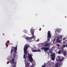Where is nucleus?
Returning a JSON list of instances; mask_svg holds the SVG:
<instances>
[{
  "instance_id": "f257e3e1",
  "label": "nucleus",
  "mask_w": 67,
  "mask_h": 67,
  "mask_svg": "<svg viewBox=\"0 0 67 67\" xmlns=\"http://www.w3.org/2000/svg\"><path fill=\"white\" fill-rule=\"evenodd\" d=\"M30 47V46L28 44H25L24 47V58H25V59H26V57L27 56V54H28V58L29 60H30V62L31 63L33 62V59L32 58V55L31 54H29V52L27 51V49H28V47Z\"/></svg>"
},
{
  "instance_id": "f03ea898",
  "label": "nucleus",
  "mask_w": 67,
  "mask_h": 67,
  "mask_svg": "<svg viewBox=\"0 0 67 67\" xmlns=\"http://www.w3.org/2000/svg\"><path fill=\"white\" fill-rule=\"evenodd\" d=\"M30 31H31V34H32V36H33L30 37H27L25 38V39L26 40H32V39L34 38V40H35V36L34 35V30L33 29V28H31Z\"/></svg>"
},
{
  "instance_id": "7ed1b4c3",
  "label": "nucleus",
  "mask_w": 67,
  "mask_h": 67,
  "mask_svg": "<svg viewBox=\"0 0 67 67\" xmlns=\"http://www.w3.org/2000/svg\"><path fill=\"white\" fill-rule=\"evenodd\" d=\"M16 57V54L15 53H14L13 55V58H12L9 60V62L11 64H16V62H14V61H15V58Z\"/></svg>"
},
{
  "instance_id": "20e7f679",
  "label": "nucleus",
  "mask_w": 67,
  "mask_h": 67,
  "mask_svg": "<svg viewBox=\"0 0 67 67\" xmlns=\"http://www.w3.org/2000/svg\"><path fill=\"white\" fill-rule=\"evenodd\" d=\"M13 49H14V52L15 53H16V52L17 51V46L15 47H13L11 49V50L10 52L11 53H12V52H13Z\"/></svg>"
},
{
  "instance_id": "39448f33",
  "label": "nucleus",
  "mask_w": 67,
  "mask_h": 67,
  "mask_svg": "<svg viewBox=\"0 0 67 67\" xmlns=\"http://www.w3.org/2000/svg\"><path fill=\"white\" fill-rule=\"evenodd\" d=\"M51 32H50V31H48V41H49V40L50 38H51Z\"/></svg>"
},
{
  "instance_id": "423d86ee",
  "label": "nucleus",
  "mask_w": 67,
  "mask_h": 67,
  "mask_svg": "<svg viewBox=\"0 0 67 67\" xmlns=\"http://www.w3.org/2000/svg\"><path fill=\"white\" fill-rule=\"evenodd\" d=\"M41 49H42V50H43V49H44V52H47L48 49H49V47H42L41 48Z\"/></svg>"
},
{
  "instance_id": "0eeeda50",
  "label": "nucleus",
  "mask_w": 67,
  "mask_h": 67,
  "mask_svg": "<svg viewBox=\"0 0 67 67\" xmlns=\"http://www.w3.org/2000/svg\"><path fill=\"white\" fill-rule=\"evenodd\" d=\"M63 55L64 56H66V53H67V52H66V51H64V50L63 49H62V52Z\"/></svg>"
},
{
  "instance_id": "6e6552de",
  "label": "nucleus",
  "mask_w": 67,
  "mask_h": 67,
  "mask_svg": "<svg viewBox=\"0 0 67 67\" xmlns=\"http://www.w3.org/2000/svg\"><path fill=\"white\" fill-rule=\"evenodd\" d=\"M60 38L59 37H58L57 38V43H60L62 42V40H60Z\"/></svg>"
},
{
  "instance_id": "1a4fd4ad",
  "label": "nucleus",
  "mask_w": 67,
  "mask_h": 67,
  "mask_svg": "<svg viewBox=\"0 0 67 67\" xmlns=\"http://www.w3.org/2000/svg\"><path fill=\"white\" fill-rule=\"evenodd\" d=\"M32 52H41V50H36V49H32Z\"/></svg>"
},
{
  "instance_id": "9d476101",
  "label": "nucleus",
  "mask_w": 67,
  "mask_h": 67,
  "mask_svg": "<svg viewBox=\"0 0 67 67\" xmlns=\"http://www.w3.org/2000/svg\"><path fill=\"white\" fill-rule=\"evenodd\" d=\"M64 58H63L61 59H57V60L58 62H62V61L64 60Z\"/></svg>"
},
{
  "instance_id": "9b49d317",
  "label": "nucleus",
  "mask_w": 67,
  "mask_h": 67,
  "mask_svg": "<svg viewBox=\"0 0 67 67\" xmlns=\"http://www.w3.org/2000/svg\"><path fill=\"white\" fill-rule=\"evenodd\" d=\"M51 56L52 57H55V54H53L52 55H51Z\"/></svg>"
},
{
  "instance_id": "f8f14e48",
  "label": "nucleus",
  "mask_w": 67,
  "mask_h": 67,
  "mask_svg": "<svg viewBox=\"0 0 67 67\" xmlns=\"http://www.w3.org/2000/svg\"><path fill=\"white\" fill-rule=\"evenodd\" d=\"M56 31L58 32H60V29H58L56 30Z\"/></svg>"
},
{
  "instance_id": "ddd939ff",
  "label": "nucleus",
  "mask_w": 67,
  "mask_h": 67,
  "mask_svg": "<svg viewBox=\"0 0 67 67\" xmlns=\"http://www.w3.org/2000/svg\"><path fill=\"white\" fill-rule=\"evenodd\" d=\"M58 53L59 54H61V51H59L58 52Z\"/></svg>"
},
{
  "instance_id": "4468645a",
  "label": "nucleus",
  "mask_w": 67,
  "mask_h": 67,
  "mask_svg": "<svg viewBox=\"0 0 67 67\" xmlns=\"http://www.w3.org/2000/svg\"><path fill=\"white\" fill-rule=\"evenodd\" d=\"M5 45L7 47H8V43H6L5 44Z\"/></svg>"
},
{
  "instance_id": "2eb2a0df",
  "label": "nucleus",
  "mask_w": 67,
  "mask_h": 67,
  "mask_svg": "<svg viewBox=\"0 0 67 67\" xmlns=\"http://www.w3.org/2000/svg\"><path fill=\"white\" fill-rule=\"evenodd\" d=\"M30 63H27L26 64V66H30Z\"/></svg>"
},
{
  "instance_id": "dca6fc26",
  "label": "nucleus",
  "mask_w": 67,
  "mask_h": 67,
  "mask_svg": "<svg viewBox=\"0 0 67 67\" xmlns=\"http://www.w3.org/2000/svg\"><path fill=\"white\" fill-rule=\"evenodd\" d=\"M59 37L60 39H61V40H62V36H60V37Z\"/></svg>"
},
{
  "instance_id": "f3484780",
  "label": "nucleus",
  "mask_w": 67,
  "mask_h": 67,
  "mask_svg": "<svg viewBox=\"0 0 67 67\" xmlns=\"http://www.w3.org/2000/svg\"><path fill=\"white\" fill-rule=\"evenodd\" d=\"M55 57H52L51 59L52 60H54V58Z\"/></svg>"
},
{
  "instance_id": "a211bd4d",
  "label": "nucleus",
  "mask_w": 67,
  "mask_h": 67,
  "mask_svg": "<svg viewBox=\"0 0 67 67\" xmlns=\"http://www.w3.org/2000/svg\"><path fill=\"white\" fill-rule=\"evenodd\" d=\"M35 66L34 65H33V64H32V65L31 66V67H34Z\"/></svg>"
},
{
  "instance_id": "6ab92c4d",
  "label": "nucleus",
  "mask_w": 67,
  "mask_h": 67,
  "mask_svg": "<svg viewBox=\"0 0 67 67\" xmlns=\"http://www.w3.org/2000/svg\"><path fill=\"white\" fill-rule=\"evenodd\" d=\"M63 48H65V47H66V45H63Z\"/></svg>"
},
{
  "instance_id": "aec40b11",
  "label": "nucleus",
  "mask_w": 67,
  "mask_h": 67,
  "mask_svg": "<svg viewBox=\"0 0 67 67\" xmlns=\"http://www.w3.org/2000/svg\"><path fill=\"white\" fill-rule=\"evenodd\" d=\"M47 46H49V45H50V44H49V43H47Z\"/></svg>"
},
{
  "instance_id": "412c9836",
  "label": "nucleus",
  "mask_w": 67,
  "mask_h": 67,
  "mask_svg": "<svg viewBox=\"0 0 67 67\" xmlns=\"http://www.w3.org/2000/svg\"><path fill=\"white\" fill-rule=\"evenodd\" d=\"M14 65H13V67H16V64H14Z\"/></svg>"
},
{
  "instance_id": "4be33fe9",
  "label": "nucleus",
  "mask_w": 67,
  "mask_h": 67,
  "mask_svg": "<svg viewBox=\"0 0 67 67\" xmlns=\"http://www.w3.org/2000/svg\"><path fill=\"white\" fill-rule=\"evenodd\" d=\"M58 64H57V65L55 66V67H58Z\"/></svg>"
},
{
  "instance_id": "5701e85b",
  "label": "nucleus",
  "mask_w": 67,
  "mask_h": 67,
  "mask_svg": "<svg viewBox=\"0 0 67 67\" xmlns=\"http://www.w3.org/2000/svg\"><path fill=\"white\" fill-rule=\"evenodd\" d=\"M42 67H46V65H43V66H42Z\"/></svg>"
},
{
  "instance_id": "b1692460",
  "label": "nucleus",
  "mask_w": 67,
  "mask_h": 67,
  "mask_svg": "<svg viewBox=\"0 0 67 67\" xmlns=\"http://www.w3.org/2000/svg\"><path fill=\"white\" fill-rule=\"evenodd\" d=\"M44 46H47V43H46V44H44Z\"/></svg>"
},
{
  "instance_id": "393cba45",
  "label": "nucleus",
  "mask_w": 67,
  "mask_h": 67,
  "mask_svg": "<svg viewBox=\"0 0 67 67\" xmlns=\"http://www.w3.org/2000/svg\"><path fill=\"white\" fill-rule=\"evenodd\" d=\"M52 52V51L51 50L49 51V53H51V52Z\"/></svg>"
},
{
  "instance_id": "a878e982",
  "label": "nucleus",
  "mask_w": 67,
  "mask_h": 67,
  "mask_svg": "<svg viewBox=\"0 0 67 67\" xmlns=\"http://www.w3.org/2000/svg\"><path fill=\"white\" fill-rule=\"evenodd\" d=\"M44 44V43H41V44L42 45H43Z\"/></svg>"
},
{
  "instance_id": "bb28decb",
  "label": "nucleus",
  "mask_w": 67,
  "mask_h": 67,
  "mask_svg": "<svg viewBox=\"0 0 67 67\" xmlns=\"http://www.w3.org/2000/svg\"><path fill=\"white\" fill-rule=\"evenodd\" d=\"M55 39L54 38L53 40V42H55Z\"/></svg>"
},
{
  "instance_id": "cd10ccee",
  "label": "nucleus",
  "mask_w": 67,
  "mask_h": 67,
  "mask_svg": "<svg viewBox=\"0 0 67 67\" xmlns=\"http://www.w3.org/2000/svg\"><path fill=\"white\" fill-rule=\"evenodd\" d=\"M8 43H10V41H8Z\"/></svg>"
},
{
  "instance_id": "c85d7f7f",
  "label": "nucleus",
  "mask_w": 67,
  "mask_h": 67,
  "mask_svg": "<svg viewBox=\"0 0 67 67\" xmlns=\"http://www.w3.org/2000/svg\"><path fill=\"white\" fill-rule=\"evenodd\" d=\"M25 64H26V62H25Z\"/></svg>"
},
{
  "instance_id": "c756f323",
  "label": "nucleus",
  "mask_w": 67,
  "mask_h": 67,
  "mask_svg": "<svg viewBox=\"0 0 67 67\" xmlns=\"http://www.w3.org/2000/svg\"><path fill=\"white\" fill-rule=\"evenodd\" d=\"M59 66H61V64H59Z\"/></svg>"
},
{
  "instance_id": "7c9ffc66",
  "label": "nucleus",
  "mask_w": 67,
  "mask_h": 67,
  "mask_svg": "<svg viewBox=\"0 0 67 67\" xmlns=\"http://www.w3.org/2000/svg\"><path fill=\"white\" fill-rule=\"evenodd\" d=\"M41 29H39L40 31H41Z\"/></svg>"
},
{
  "instance_id": "2f4dec72",
  "label": "nucleus",
  "mask_w": 67,
  "mask_h": 67,
  "mask_svg": "<svg viewBox=\"0 0 67 67\" xmlns=\"http://www.w3.org/2000/svg\"><path fill=\"white\" fill-rule=\"evenodd\" d=\"M43 27H44V25H43Z\"/></svg>"
},
{
  "instance_id": "473e14b6",
  "label": "nucleus",
  "mask_w": 67,
  "mask_h": 67,
  "mask_svg": "<svg viewBox=\"0 0 67 67\" xmlns=\"http://www.w3.org/2000/svg\"><path fill=\"white\" fill-rule=\"evenodd\" d=\"M65 18H66V16H65Z\"/></svg>"
},
{
  "instance_id": "72a5a7b5",
  "label": "nucleus",
  "mask_w": 67,
  "mask_h": 67,
  "mask_svg": "<svg viewBox=\"0 0 67 67\" xmlns=\"http://www.w3.org/2000/svg\"><path fill=\"white\" fill-rule=\"evenodd\" d=\"M50 65V64H49V66Z\"/></svg>"
},
{
  "instance_id": "f704fd0d",
  "label": "nucleus",
  "mask_w": 67,
  "mask_h": 67,
  "mask_svg": "<svg viewBox=\"0 0 67 67\" xmlns=\"http://www.w3.org/2000/svg\"><path fill=\"white\" fill-rule=\"evenodd\" d=\"M66 41H67V40H66Z\"/></svg>"
}]
</instances>
